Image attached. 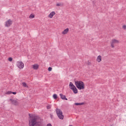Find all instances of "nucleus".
Returning <instances> with one entry per match:
<instances>
[{"instance_id":"obj_3","label":"nucleus","mask_w":126,"mask_h":126,"mask_svg":"<svg viewBox=\"0 0 126 126\" xmlns=\"http://www.w3.org/2000/svg\"><path fill=\"white\" fill-rule=\"evenodd\" d=\"M56 112L58 118H59L60 120H63L64 116L63 115V111H62V110L57 108L56 110Z\"/></svg>"},{"instance_id":"obj_13","label":"nucleus","mask_w":126,"mask_h":126,"mask_svg":"<svg viewBox=\"0 0 126 126\" xmlns=\"http://www.w3.org/2000/svg\"><path fill=\"white\" fill-rule=\"evenodd\" d=\"M96 61L98 62V63H100L102 61V56H98L96 59Z\"/></svg>"},{"instance_id":"obj_27","label":"nucleus","mask_w":126,"mask_h":126,"mask_svg":"<svg viewBox=\"0 0 126 126\" xmlns=\"http://www.w3.org/2000/svg\"><path fill=\"white\" fill-rule=\"evenodd\" d=\"M88 64H91V63H88Z\"/></svg>"},{"instance_id":"obj_5","label":"nucleus","mask_w":126,"mask_h":126,"mask_svg":"<svg viewBox=\"0 0 126 126\" xmlns=\"http://www.w3.org/2000/svg\"><path fill=\"white\" fill-rule=\"evenodd\" d=\"M17 66L20 68V69H22L24 67V63L22 62L18 61L17 62Z\"/></svg>"},{"instance_id":"obj_19","label":"nucleus","mask_w":126,"mask_h":126,"mask_svg":"<svg viewBox=\"0 0 126 126\" xmlns=\"http://www.w3.org/2000/svg\"><path fill=\"white\" fill-rule=\"evenodd\" d=\"M53 98H54V99H57L58 98V95L56 94H53Z\"/></svg>"},{"instance_id":"obj_16","label":"nucleus","mask_w":126,"mask_h":126,"mask_svg":"<svg viewBox=\"0 0 126 126\" xmlns=\"http://www.w3.org/2000/svg\"><path fill=\"white\" fill-rule=\"evenodd\" d=\"M56 5L57 6H62L63 5V3H57Z\"/></svg>"},{"instance_id":"obj_25","label":"nucleus","mask_w":126,"mask_h":126,"mask_svg":"<svg viewBox=\"0 0 126 126\" xmlns=\"http://www.w3.org/2000/svg\"><path fill=\"white\" fill-rule=\"evenodd\" d=\"M12 94H13L14 95H16V92H12Z\"/></svg>"},{"instance_id":"obj_14","label":"nucleus","mask_w":126,"mask_h":126,"mask_svg":"<svg viewBox=\"0 0 126 126\" xmlns=\"http://www.w3.org/2000/svg\"><path fill=\"white\" fill-rule=\"evenodd\" d=\"M69 87L70 89H72L75 87V86L72 84V82H70L69 83Z\"/></svg>"},{"instance_id":"obj_9","label":"nucleus","mask_w":126,"mask_h":126,"mask_svg":"<svg viewBox=\"0 0 126 126\" xmlns=\"http://www.w3.org/2000/svg\"><path fill=\"white\" fill-rule=\"evenodd\" d=\"M60 96L62 100H66L67 101V98L65 97V95L63 94H60Z\"/></svg>"},{"instance_id":"obj_20","label":"nucleus","mask_w":126,"mask_h":126,"mask_svg":"<svg viewBox=\"0 0 126 126\" xmlns=\"http://www.w3.org/2000/svg\"><path fill=\"white\" fill-rule=\"evenodd\" d=\"M6 94H12V92L11 91H8L7 93H5Z\"/></svg>"},{"instance_id":"obj_12","label":"nucleus","mask_w":126,"mask_h":126,"mask_svg":"<svg viewBox=\"0 0 126 126\" xmlns=\"http://www.w3.org/2000/svg\"><path fill=\"white\" fill-rule=\"evenodd\" d=\"M68 31H69V29H68V28H67V29H65V30L62 32V34H63V35H65V34H67Z\"/></svg>"},{"instance_id":"obj_18","label":"nucleus","mask_w":126,"mask_h":126,"mask_svg":"<svg viewBox=\"0 0 126 126\" xmlns=\"http://www.w3.org/2000/svg\"><path fill=\"white\" fill-rule=\"evenodd\" d=\"M22 85H23V86H24V87H28V86H27V84L25 82L22 83Z\"/></svg>"},{"instance_id":"obj_6","label":"nucleus","mask_w":126,"mask_h":126,"mask_svg":"<svg viewBox=\"0 0 126 126\" xmlns=\"http://www.w3.org/2000/svg\"><path fill=\"white\" fill-rule=\"evenodd\" d=\"M12 24V21L10 19L8 20L6 22H5V26L6 27H10L11 25Z\"/></svg>"},{"instance_id":"obj_11","label":"nucleus","mask_w":126,"mask_h":126,"mask_svg":"<svg viewBox=\"0 0 126 126\" xmlns=\"http://www.w3.org/2000/svg\"><path fill=\"white\" fill-rule=\"evenodd\" d=\"M71 90H72V91L74 92L75 94H77V93H78L77 89H76V87H75V88H73V89H72Z\"/></svg>"},{"instance_id":"obj_22","label":"nucleus","mask_w":126,"mask_h":126,"mask_svg":"<svg viewBox=\"0 0 126 126\" xmlns=\"http://www.w3.org/2000/svg\"><path fill=\"white\" fill-rule=\"evenodd\" d=\"M122 28L124 29V30H126V25H123Z\"/></svg>"},{"instance_id":"obj_23","label":"nucleus","mask_w":126,"mask_h":126,"mask_svg":"<svg viewBox=\"0 0 126 126\" xmlns=\"http://www.w3.org/2000/svg\"><path fill=\"white\" fill-rule=\"evenodd\" d=\"M9 62H11L12 61V58L10 57L8 58Z\"/></svg>"},{"instance_id":"obj_24","label":"nucleus","mask_w":126,"mask_h":126,"mask_svg":"<svg viewBox=\"0 0 126 126\" xmlns=\"http://www.w3.org/2000/svg\"><path fill=\"white\" fill-rule=\"evenodd\" d=\"M48 70H49V71H52V67H49L48 68Z\"/></svg>"},{"instance_id":"obj_15","label":"nucleus","mask_w":126,"mask_h":126,"mask_svg":"<svg viewBox=\"0 0 126 126\" xmlns=\"http://www.w3.org/2000/svg\"><path fill=\"white\" fill-rule=\"evenodd\" d=\"M74 105L76 106H79L81 105H84V102H82V103H75Z\"/></svg>"},{"instance_id":"obj_8","label":"nucleus","mask_w":126,"mask_h":126,"mask_svg":"<svg viewBox=\"0 0 126 126\" xmlns=\"http://www.w3.org/2000/svg\"><path fill=\"white\" fill-rule=\"evenodd\" d=\"M32 66L33 69H35V70H37L39 68V64L37 63L32 65Z\"/></svg>"},{"instance_id":"obj_7","label":"nucleus","mask_w":126,"mask_h":126,"mask_svg":"<svg viewBox=\"0 0 126 126\" xmlns=\"http://www.w3.org/2000/svg\"><path fill=\"white\" fill-rule=\"evenodd\" d=\"M10 101H11L12 104L13 105H15V106H17L18 105V101H17L16 100H14L13 99L11 98L10 99Z\"/></svg>"},{"instance_id":"obj_2","label":"nucleus","mask_w":126,"mask_h":126,"mask_svg":"<svg viewBox=\"0 0 126 126\" xmlns=\"http://www.w3.org/2000/svg\"><path fill=\"white\" fill-rule=\"evenodd\" d=\"M75 85L79 90H83L85 88V84L81 81H75Z\"/></svg>"},{"instance_id":"obj_26","label":"nucleus","mask_w":126,"mask_h":126,"mask_svg":"<svg viewBox=\"0 0 126 126\" xmlns=\"http://www.w3.org/2000/svg\"><path fill=\"white\" fill-rule=\"evenodd\" d=\"M47 126H52V124H48Z\"/></svg>"},{"instance_id":"obj_10","label":"nucleus","mask_w":126,"mask_h":126,"mask_svg":"<svg viewBox=\"0 0 126 126\" xmlns=\"http://www.w3.org/2000/svg\"><path fill=\"white\" fill-rule=\"evenodd\" d=\"M56 15V12L55 11H52L48 15V17L49 18H52V17H53L54 15Z\"/></svg>"},{"instance_id":"obj_21","label":"nucleus","mask_w":126,"mask_h":126,"mask_svg":"<svg viewBox=\"0 0 126 126\" xmlns=\"http://www.w3.org/2000/svg\"><path fill=\"white\" fill-rule=\"evenodd\" d=\"M51 105H48L47 106V109L48 110L51 109Z\"/></svg>"},{"instance_id":"obj_4","label":"nucleus","mask_w":126,"mask_h":126,"mask_svg":"<svg viewBox=\"0 0 126 126\" xmlns=\"http://www.w3.org/2000/svg\"><path fill=\"white\" fill-rule=\"evenodd\" d=\"M119 43H120V41L117 39H113L111 42V46L112 48H115V45H116V44H119Z\"/></svg>"},{"instance_id":"obj_17","label":"nucleus","mask_w":126,"mask_h":126,"mask_svg":"<svg viewBox=\"0 0 126 126\" xmlns=\"http://www.w3.org/2000/svg\"><path fill=\"white\" fill-rule=\"evenodd\" d=\"M34 17L35 15L33 14H31L29 16V18H34Z\"/></svg>"},{"instance_id":"obj_1","label":"nucleus","mask_w":126,"mask_h":126,"mask_svg":"<svg viewBox=\"0 0 126 126\" xmlns=\"http://www.w3.org/2000/svg\"><path fill=\"white\" fill-rule=\"evenodd\" d=\"M30 118L29 120V126H38L41 124V119L37 116L30 117Z\"/></svg>"},{"instance_id":"obj_28","label":"nucleus","mask_w":126,"mask_h":126,"mask_svg":"<svg viewBox=\"0 0 126 126\" xmlns=\"http://www.w3.org/2000/svg\"><path fill=\"white\" fill-rule=\"evenodd\" d=\"M29 116H30V114H29Z\"/></svg>"}]
</instances>
